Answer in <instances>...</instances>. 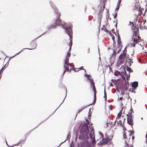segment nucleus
Instances as JSON below:
<instances>
[{
	"mask_svg": "<svg viewBox=\"0 0 147 147\" xmlns=\"http://www.w3.org/2000/svg\"><path fill=\"white\" fill-rule=\"evenodd\" d=\"M86 123H84L83 124V129L81 130L80 131V134L82 136V138L84 139H88L90 138L92 140V144L93 145L96 144V142L94 136L93 132V129L92 128L91 129V132L89 133L88 128V125H89V121L86 120Z\"/></svg>",
	"mask_w": 147,
	"mask_h": 147,
	"instance_id": "obj_1",
	"label": "nucleus"
},
{
	"mask_svg": "<svg viewBox=\"0 0 147 147\" xmlns=\"http://www.w3.org/2000/svg\"><path fill=\"white\" fill-rule=\"evenodd\" d=\"M58 26L61 25L63 28L65 30L67 34L69 35L70 39V42L71 41V39L72 37V31L71 29V25L70 23H65L61 22L60 20L57 18L56 20L55 23H54L51 26H49L48 28H54L55 27L56 25Z\"/></svg>",
	"mask_w": 147,
	"mask_h": 147,
	"instance_id": "obj_2",
	"label": "nucleus"
},
{
	"mask_svg": "<svg viewBox=\"0 0 147 147\" xmlns=\"http://www.w3.org/2000/svg\"><path fill=\"white\" fill-rule=\"evenodd\" d=\"M69 45L70 46L69 50V52L67 53V56L66 57V59L64 61L65 65H64V67L65 68V70L63 73V75L64 74L65 72L66 71H70L71 70V68L73 69L74 67L73 65H71V64L69 63V57L71 55L69 51L71 49V46H70V43L69 44Z\"/></svg>",
	"mask_w": 147,
	"mask_h": 147,
	"instance_id": "obj_3",
	"label": "nucleus"
},
{
	"mask_svg": "<svg viewBox=\"0 0 147 147\" xmlns=\"http://www.w3.org/2000/svg\"><path fill=\"white\" fill-rule=\"evenodd\" d=\"M138 47L140 49H142L143 51H142V53H145L146 54L147 53V48H146L145 46L144 45L143 43L141 42L140 44L139 45V43L138 44Z\"/></svg>",
	"mask_w": 147,
	"mask_h": 147,
	"instance_id": "obj_4",
	"label": "nucleus"
},
{
	"mask_svg": "<svg viewBox=\"0 0 147 147\" xmlns=\"http://www.w3.org/2000/svg\"><path fill=\"white\" fill-rule=\"evenodd\" d=\"M85 76L88 79L90 82L92 88L94 89L95 87L94 86L95 83L93 81V79L91 78L90 75L85 74Z\"/></svg>",
	"mask_w": 147,
	"mask_h": 147,
	"instance_id": "obj_5",
	"label": "nucleus"
},
{
	"mask_svg": "<svg viewBox=\"0 0 147 147\" xmlns=\"http://www.w3.org/2000/svg\"><path fill=\"white\" fill-rule=\"evenodd\" d=\"M128 117L127 118V122L129 125H133V118L132 116L131 115H127Z\"/></svg>",
	"mask_w": 147,
	"mask_h": 147,
	"instance_id": "obj_6",
	"label": "nucleus"
},
{
	"mask_svg": "<svg viewBox=\"0 0 147 147\" xmlns=\"http://www.w3.org/2000/svg\"><path fill=\"white\" fill-rule=\"evenodd\" d=\"M51 5L52 7L54 8L55 10V13L56 15L57 18H59L61 15L60 13L59 12V10L56 7L54 4L53 3H51Z\"/></svg>",
	"mask_w": 147,
	"mask_h": 147,
	"instance_id": "obj_7",
	"label": "nucleus"
},
{
	"mask_svg": "<svg viewBox=\"0 0 147 147\" xmlns=\"http://www.w3.org/2000/svg\"><path fill=\"white\" fill-rule=\"evenodd\" d=\"M33 45L34 46H33V47H32V48L31 49H29V48L24 49L22 51H20L19 52H18V53H16L15 55H16L18 54H20V53H21L22 51H23V50H24V49H30V50H32V49H36V41H33V42H32V43H31V45Z\"/></svg>",
	"mask_w": 147,
	"mask_h": 147,
	"instance_id": "obj_8",
	"label": "nucleus"
},
{
	"mask_svg": "<svg viewBox=\"0 0 147 147\" xmlns=\"http://www.w3.org/2000/svg\"><path fill=\"white\" fill-rule=\"evenodd\" d=\"M126 51L125 49L123 51V53L121 54L119 56V58L120 59H124L126 56Z\"/></svg>",
	"mask_w": 147,
	"mask_h": 147,
	"instance_id": "obj_9",
	"label": "nucleus"
},
{
	"mask_svg": "<svg viewBox=\"0 0 147 147\" xmlns=\"http://www.w3.org/2000/svg\"><path fill=\"white\" fill-rule=\"evenodd\" d=\"M138 85V82L135 81L132 84V87L133 89H136Z\"/></svg>",
	"mask_w": 147,
	"mask_h": 147,
	"instance_id": "obj_10",
	"label": "nucleus"
},
{
	"mask_svg": "<svg viewBox=\"0 0 147 147\" xmlns=\"http://www.w3.org/2000/svg\"><path fill=\"white\" fill-rule=\"evenodd\" d=\"M141 24H139V25H138V27L140 26V29H144L145 26L144 25L145 24V22H141ZM137 25H138V24H137Z\"/></svg>",
	"mask_w": 147,
	"mask_h": 147,
	"instance_id": "obj_11",
	"label": "nucleus"
},
{
	"mask_svg": "<svg viewBox=\"0 0 147 147\" xmlns=\"http://www.w3.org/2000/svg\"><path fill=\"white\" fill-rule=\"evenodd\" d=\"M111 138H110L108 137H107L106 138L104 139V138L102 139L103 141V143H105L107 142H108L111 141Z\"/></svg>",
	"mask_w": 147,
	"mask_h": 147,
	"instance_id": "obj_12",
	"label": "nucleus"
},
{
	"mask_svg": "<svg viewBox=\"0 0 147 147\" xmlns=\"http://www.w3.org/2000/svg\"><path fill=\"white\" fill-rule=\"evenodd\" d=\"M134 43L132 44V45L134 47H135V45L138 43V40L137 38L135 37L134 39Z\"/></svg>",
	"mask_w": 147,
	"mask_h": 147,
	"instance_id": "obj_13",
	"label": "nucleus"
},
{
	"mask_svg": "<svg viewBox=\"0 0 147 147\" xmlns=\"http://www.w3.org/2000/svg\"><path fill=\"white\" fill-rule=\"evenodd\" d=\"M121 0H118V2L117 5V6L116 8V10H118L119 8L120 4L121 2Z\"/></svg>",
	"mask_w": 147,
	"mask_h": 147,
	"instance_id": "obj_14",
	"label": "nucleus"
},
{
	"mask_svg": "<svg viewBox=\"0 0 147 147\" xmlns=\"http://www.w3.org/2000/svg\"><path fill=\"white\" fill-rule=\"evenodd\" d=\"M93 89L94 90V102L96 100V88L95 87L94 89L93 88Z\"/></svg>",
	"mask_w": 147,
	"mask_h": 147,
	"instance_id": "obj_15",
	"label": "nucleus"
},
{
	"mask_svg": "<svg viewBox=\"0 0 147 147\" xmlns=\"http://www.w3.org/2000/svg\"><path fill=\"white\" fill-rule=\"evenodd\" d=\"M135 7H136V8L138 9L139 11L140 10V4L139 3H136L135 5Z\"/></svg>",
	"mask_w": 147,
	"mask_h": 147,
	"instance_id": "obj_16",
	"label": "nucleus"
},
{
	"mask_svg": "<svg viewBox=\"0 0 147 147\" xmlns=\"http://www.w3.org/2000/svg\"><path fill=\"white\" fill-rule=\"evenodd\" d=\"M107 0H100L101 2H102L104 4V6L102 8V11H103L105 7V2Z\"/></svg>",
	"mask_w": 147,
	"mask_h": 147,
	"instance_id": "obj_17",
	"label": "nucleus"
},
{
	"mask_svg": "<svg viewBox=\"0 0 147 147\" xmlns=\"http://www.w3.org/2000/svg\"><path fill=\"white\" fill-rule=\"evenodd\" d=\"M92 103L91 104H90V105H87V106H86V107H84L83 108H82V109H81V110H79V111H78V113H80L81 111H82L83 109H84L85 108H86V107H88V106H89V105H92Z\"/></svg>",
	"mask_w": 147,
	"mask_h": 147,
	"instance_id": "obj_18",
	"label": "nucleus"
},
{
	"mask_svg": "<svg viewBox=\"0 0 147 147\" xmlns=\"http://www.w3.org/2000/svg\"><path fill=\"white\" fill-rule=\"evenodd\" d=\"M117 123L119 125H120L121 126H122V121L120 120H119L118 121H117Z\"/></svg>",
	"mask_w": 147,
	"mask_h": 147,
	"instance_id": "obj_19",
	"label": "nucleus"
},
{
	"mask_svg": "<svg viewBox=\"0 0 147 147\" xmlns=\"http://www.w3.org/2000/svg\"><path fill=\"white\" fill-rule=\"evenodd\" d=\"M121 113L120 112L117 115V120H119V118L121 116Z\"/></svg>",
	"mask_w": 147,
	"mask_h": 147,
	"instance_id": "obj_20",
	"label": "nucleus"
},
{
	"mask_svg": "<svg viewBox=\"0 0 147 147\" xmlns=\"http://www.w3.org/2000/svg\"><path fill=\"white\" fill-rule=\"evenodd\" d=\"M120 42H121V39L120 38L119 35V34H118V42H117L119 44Z\"/></svg>",
	"mask_w": 147,
	"mask_h": 147,
	"instance_id": "obj_21",
	"label": "nucleus"
},
{
	"mask_svg": "<svg viewBox=\"0 0 147 147\" xmlns=\"http://www.w3.org/2000/svg\"><path fill=\"white\" fill-rule=\"evenodd\" d=\"M127 71H128L129 73H130L131 72V69L128 67H127Z\"/></svg>",
	"mask_w": 147,
	"mask_h": 147,
	"instance_id": "obj_22",
	"label": "nucleus"
},
{
	"mask_svg": "<svg viewBox=\"0 0 147 147\" xmlns=\"http://www.w3.org/2000/svg\"><path fill=\"white\" fill-rule=\"evenodd\" d=\"M77 69H79V70H81V69H84V71L86 72V69H84L83 68V67H81L79 68H77Z\"/></svg>",
	"mask_w": 147,
	"mask_h": 147,
	"instance_id": "obj_23",
	"label": "nucleus"
},
{
	"mask_svg": "<svg viewBox=\"0 0 147 147\" xmlns=\"http://www.w3.org/2000/svg\"><path fill=\"white\" fill-rule=\"evenodd\" d=\"M15 56V55H14L13 56L11 57H9V59H8V61H7L8 62H9L10 60L11 59L13 58V57Z\"/></svg>",
	"mask_w": 147,
	"mask_h": 147,
	"instance_id": "obj_24",
	"label": "nucleus"
},
{
	"mask_svg": "<svg viewBox=\"0 0 147 147\" xmlns=\"http://www.w3.org/2000/svg\"><path fill=\"white\" fill-rule=\"evenodd\" d=\"M104 97H105V100H107V97H106V93L105 90V88L104 90Z\"/></svg>",
	"mask_w": 147,
	"mask_h": 147,
	"instance_id": "obj_25",
	"label": "nucleus"
},
{
	"mask_svg": "<svg viewBox=\"0 0 147 147\" xmlns=\"http://www.w3.org/2000/svg\"><path fill=\"white\" fill-rule=\"evenodd\" d=\"M69 133H70V132H69V134L67 136V139H69V140H70V136H71L69 134Z\"/></svg>",
	"mask_w": 147,
	"mask_h": 147,
	"instance_id": "obj_26",
	"label": "nucleus"
},
{
	"mask_svg": "<svg viewBox=\"0 0 147 147\" xmlns=\"http://www.w3.org/2000/svg\"><path fill=\"white\" fill-rule=\"evenodd\" d=\"M66 96H65V98H64V99H63V101L62 102H61V104L60 105H61V104H62V103L63 102V101H64V99H65V97H66V94H67V90L66 89Z\"/></svg>",
	"mask_w": 147,
	"mask_h": 147,
	"instance_id": "obj_27",
	"label": "nucleus"
},
{
	"mask_svg": "<svg viewBox=\"0 0 147 147\" xmlns=\"http://www.w3.org/2000/svg\"><path fill=\"white\" fill-rule=\"evenodd\" d=\"M128 62L129 64V66H130L131 65V63H133V62L132 61H128Z\"/></svg>",
	"mask_w": 147,
	"mask_h": 147,
	"instance_id": "obj_28",
	"label": "nucleus"
},
{
	"mask_svg": "<svg viewBox=\"0 0 147 147\" xmlns=\"http://www.w3.org/2000/svg\"><path fill=\"white\" fill-rule=\"evenodd\" d=\"M4 67H3L1 69V70H0V72H1V73H2L3 71L4 70Z\"/></svg>",
	"mask_w": 147,
	"mask_h": 147,
	"instance_id": "obj_29",
	"label": "nucleus"
},
{
	"mask_svg": "<svg viewBox=\"0 0 147 147\" xmlns=\"http://www.w3.org/2000/svg\"><path fill=\"white\" fill-rule=\"evenodd\" d=\"M126 134L125 133H124L123 134V136L124 138H126Z\"/></svg>",
	"mask_w": 147,
	"mask_h": 147,
	"instance_id": "obj_30",
	"label": "nucleus"
},
{
	"mask_svg": "<svg viewBox=\"0 0 147 147\" xmlns=\"http://www.w3.org/2000/svg\"><path fill=\"white\" fill-rule=\"evenodd\" d=\"M113 85L112 84V82H111L110 83V86L113 87Z\"/></svg>",
	"mask_w": 147,
	"mask_h": 147,
	"instance_id": "obj_31",
	"label": "nucleus"
},
{
	"mask_svg": "<svg viewBox=\"0 0 147 147\" xmlns=\"http://www.w3.org/2000/svg\"><path fill=\"white\" fill-rule=\"evenodd\" d=\"M117 13H116L115 14V15L114 16V18H116V16H117Z\"/></svg>",
	"mask_w": 147,
	"mask_h": 147,
	"instance_id": "obj_32",
	"label": "nucleus"
},
{
	"mask_svg": "<svg viewBox=\"0 0 147 147\" xmlns=\"http://www.w3.org/2000/svg\"><path fill=\"white\" fill-rule=\"evenodd\" d=\"M8 64H9V62H7V63H6V64H5V65L4 66V68H5V67L6 65H7V66H8Z\"/></svg>",
	"mask_w": 147,
	"mask_h": 147,
	"instance_id": "obj_33",
	"label": "nucleus"
},
{
	"mask_svg": "<svg viewBox=\"0 0 147 147\" xmlns=\"http://www.w3.org/2000/svg\"><path fill=\"white\" fill-rule=\"evenodd\" d=\"M99 134L101 136H102V137H103V135L102 134L101 132H99Z\"/></svg>",
	"mask_w": 147,
	"mask_h": 147,
	"instance_id": "obj_34",
	"label": "nucleus"
},
{
	"mask_svg": "<svg viewBox=\"0 0 147 147\" xmlns=\"http://www.w3.org/2000/svg\"><path fill=\"white\" fill-rule=\"evenodd\" d=\"M117 73H119V72H115L114 73V75H115V76L117 75Z\"/></svg>",
	"mask_w": 147,
	"mask_h": 147,
	"instance_id": "obj_35",
	"label": "nucleus"
},
{
	"mask_svg": "<svg viewBox=\"0 0 147 147\" xmlns=\"http://www.w3.org/2000/svg\"><path fill=\"white\" fill-rule=\"evenodd\" d=\"M72 143H73V142H71V144L70 145V147H72V146H73L74 145H72Z\"/></svg>",
	"mask_w": 147,
	"mask_h": 147,
	"instance_id": "obj_36",
	"label": "nucleus"
},
{
	"mask_svg": "<svg viewBox=\"0 0 147 147\" xmlns=\"http://www.w3.org/2000/svg\"><path fill=\"white\" fill-rule=\"evenodd\" d=\"M126 76V78H127V80H128V78H129V76Z\"/></svg>",
	"mask_w": 147,
	"mask_h": 147,
	"instance_id": "obj_37",
	"label": "nucleus"
},
{
	"mask_svg": "<svg viewBox=\"0 0 147 147\" xmlns=\"http://www.w3.org/2000/svg\"><path fill=\"white\" fill-rule=\"evenodd\" d=\"M90 53V49L89 48H88L87 50V53Z\"/></svg>",
	"mask_w": 147,
	"mask_h": 147,
	"instance_id": "obj_38",
	"label": "nucleus"
},
{
	"mask_svg": "<svg viewBox=\"0 0 147 147\" xmlns=\"http://www.w3.org/2000/svg\"><path fill=\"white\" fill-rule=\"evenodd\" d=\"M129 24H130V25H131V24L133 25V23L132 22H129Z\"/></svg>",
	"mask_w": 147,
	"mask_h": 147,
	"instance_id": "obj_39",
	"label": "nucleus"
},
{
	"mask_svg": "<svg viewBox=\"0 0 147 147\" xmlns=\"http://www.w3.org/2000/svg\"><path fill=\"white\" fill-rule=\"evenodd\" d=\"M86 147H91V146L88 144L86 146Z\"/></svg>",
	"mask_w": 147,
	"mask_h": 147,
	"instance_id": "obj_40",
	"label": "nucleus"
},
{
	"mask_svg": "<svg viewBox=\"0 0 147 147\" xmlns=\"http://www.w3.org/2000/svg\"><path fill=\"white\" fill-rule=\"evenodd\" d=\"M79 69H74V70L76 71H78V70Z\"/></svg>",
	"mask_w": 147,
	"mask_h": 147,
	"instance_id": "obj_41",
	"label": "nucleus"
},
{
	"mask_svg": "<svg viewBox=\"0 0 147 147\" xmlns=\"http://www.w3.org/2000/svg\"><path fill=\"white\" fill-rule=\"evenodd\" d=\"M138 18H139L138 17L136 18V22L137 21V20H138Z\"/></svg>",
	"mask_w": 147,
	"mask_h": 147,
	"instance_id": "obj_42",
	"label": "nucleus"
},
{
	"mask_svg": "<svg viewBox=\"0 0 147 147\" xmlns=\"http://www.w3.org/2000/svg\"><path fill=\"white\" fill-rule=\"evenodd\" d=\"M127 146H128V145L127 144H126V145H125V147H127Z\"/></svg>",
	"mask_w": 147,
	"mask_h": 147,
	"instance_id": "obj_43",
	"label": "nucleus"
},
{
	"mask_svg": "<svg viewBox=\"0 0 147 147\" xmlns=\"http://www.w3.org/2000/svg\"><path fill=\"white\" fill-rule=\"evenodd\" d=\"M119 100H121L122 99V98L120 97L119 98Z\"/></svg>",
	"mask_w": 147,
	"mask_h": 147,
	"instance_id": "obj_44",
	"label": "nucleus"
},
{
	"mask_svg": "<svg viewBox=\"0 0 147 147\" xmlns=\"http://www.w3.org/2000/svg\"><path fill=\"white\" fill-rule=\"evenodd\" d=\"M122 78L124 80H125V77H124V76H123L122 77Z\"/></svg>",
	"mask_w": 147,
	"mask_h": 147,
	"instance_id": "obj_45",
	"label": "nucleus"
},
{
	"mask_svg": "<svg viewBox=\"0 0 147 147\" xmlns=\"http://www.w3.org/2000/svg\"><path fill=\"white\" fill-rule=\"evenodd\" d=\"M45 33H43V34H42V35H41L40 36H39V37H38V38H39V37H40L41 36H42V35H43V34H44Z\"/></svg>",
	"mask_w": 147,
	"mask_h": 147,
	"instance_id": "obj_46",
	"label": "nucleus"
},
{
	"mask_svg": "<svg viewBox=\"0 0 147 147\" xmlns=\"http://www.w3.org/2000/svg\"><path fill=\"white\" fill-rule=\"evenodd\" d=\"M134 34L135 35V36H136L137 35L136 33H134Z\"/></svg>",
	"mask_w": 147,
	"mask_h": 147,
	"instance_id": "obj_47",
	"label": "nucleus"
},
{
	"mask_svg": "<svg viewBox=\"0 0 147 147\" xmlns=\"http://www.w3.org/2000/svg\"><path fill=\"white\" fill-rule=\"evenodd\" d=\"M20 143V142H19L17 144H16L15 145H16V146L18 145Z\"/></svg>",
	"mask_w": 147,
	"mask_h": 147,
	"instance_id": "obj_48",
	"label": "nucleus"
},
{
	"mask_svg": "<svg viewBox=\"0 0 147 147\" xmlns=\"http://www.w3.org/2000/svg\"><path fill=\"white\" fill-rule=\"evenodd\" d=\"M117 19H116V23L115 25V26L116 27L117 26Z\"/></svg>",
	"mask_w": 147,
	"mask_h": 147,
	"instance_id": "obj_49",
	"label": "nucleus"
},
{
	"mask_svg": "<svg viewBox=\"0 0 147 147\" xmlns=\"http://www.w3.org/2000/svg\"><path fill=\"white\" fill-rule=\"evenodd\" d=\"M115 38L114 37H112V39L113 40Z\"/></svg>",
	"mask_w": 147,
	"mask_h": 147,
	"instance_id": "obj_50",
	"label": "nucleus"
},
{
	"mask_svg": "<svg viewBox=\"0 0 147 147\" xmlns=\"http://www.w3.org/2000/svg\"><path fill=\"white\" fill-rule=\"evenodd\" d=\"M1 72H0V75L1 74ZM1 76H0V79L1 78Z\"/></svg>",
	"mask_w": 147,
	"mask_h": 147,
	"instance_id": "obj_51",
	"label": "nucleus"
},
{
	"mask_svg": "<svg viewBox=\"0 0 147 147\" xmlns=\"http://www.w3.org/2000/svg\"><path fill=\"white\" fill-rule=\"evenodd\" d=\"M6 143L7 145H8V146H8V144H7V142H6Z\"/></svg>",
	"mask_w": 147,
	"mask_h": 147,
	"instance_id": "obj_52",
	"label": "nucleus"
},
{
	"mask_svg": "<svg viewBox=\"0 0 147 147\" xmlns=\"http://www.w3.org/2000/svg\"><path fill=\"white\" fill-rule=\"evenodd\" d=\"M141 120H143V118H142H142H141Z\"/></svg>",
	"mask_w": 147,
	"mask_h": 147,
	"instance_id": "obj_53",
	"label": "nucleus"
},
{
	"mask_svg": "<svg viewBox=\"0 0 147 147\" xmlns=\"http://www.w3.org/2000/svg\"><path fill=\"white\" fill-rule=\"evenodd\" d=\"M61 144H60L59 146H58L57 147H59V146H60V145H61Z\"/></svg>",
	"mask_w": 147,
	"mask_h": 147,
	"instance_id": "obj_54",
	"label": "nucleus"
},
{
	"mask_svg": "<svg viewBox=\"0 0 147 147\" xmlns=\"http://www.w3.org/2000/svg\"><path fill=\"white\" fill-rule=\"evenodd\" d=\"M92 127V126H91V127H90V129H91V128Z\"/></svg>",
	"mask_w": 147,
	"mask_h": 147,
	"instance_id": "obj_55",
	"label": "nucleus"
},
{
	"mask_svg": "<svg viewBox=\"0 0 147 147\" xmlns=\"http://www.w3.org/2000/svg\"><path fill=\"white\" fill-rule=\"evenodd\" d=\"M7 57V56L6 55V57L5 58V59L6 58V57Z\"/></svg>",
	"mask_w": 147,
	"mask_h": 147,
	"instance_id": "obj_56",
	"label": "nucleus"
},
{
	"mask_svg": "<svg viewBox=\"0 0 147 147\" xmlns=\"http://www.w3.org/2000/svg\"><path fill=\"white\" fill-rule=\"evenodd\" d=\"M140 21L139 20L138 21V22L139 23Z\"/></svg>",
	"mask_w": 147,
	"mask_h": 147,
	"instance_id": "obj_57",
	"label": "nucleus"
},
{
	"mask_svg": "<svg viewBox=\"0 0 147 147\" xmlns=\"http://www.w3.org/2000/svg\"><path fill=\"white\" fill-rule=\"evenodd\" d=\"M113 79H112V80H111V81H113Z\"/></svg>",
	"mask_w": 147,
	"mask_h": 147,
	"instance_id": "obj_58",
	"label": "nucleus"
},
{
	"mask_svg": "<svg viewBox=\"0 0 147 147\" xmlns=\"http://www.w3.org/2000/svg\"><path fill=\"white\" fill-rule=\"evenodd\" d=\"M99 59L100 60V57H99Z\"/></svg>",
	"mask_w": 147,
	"mask_h": 147,
	"instance_id": "obj_59",
	"label": "nucleus"
},
{
	"mask_svg": "<svg viewBox=\"0 0 147 147\" xmlns=\"http://www.w3.org/2000/svg\"><path fill=\"white\" fill-rule=\"evenodd\" d=\"M113 137V136H112V137H111V138H112Z\"/></svg>",
	"mask_w": 147,
	"mask_h": 147,
	"instance_id": "obj_60",
	"label": "nucleus"
},
{
	"mask_svg": "<svg viewBox=\"0 0 147 147\" xmlns=\"http://www.w3.org/2000/svg\"><path fill=\"white\" fill-rule=\"evenodd\" d=\"M13 146H11V147H13Z\"/></svg>",
	"mask_w": 147,
	"mask_h": 147,
	"instance_id": "obj_61",
	"label": "nucleus"
},
{
	"mask_svg": "<svg viewBox=\"0 0 147 147\" xmlns=\"http://www.w3.org/2000/svg\"><path fill=\"white\" fill-rule=\"evenodd\" d=\"M134 137H133V138H133V139H134Z\"/></svg>",
	"mask_w": 147,
	"mask_h": 147,
	"instance_id": "obj_62",
	"label": "nucleus"
},
{
	"mask_svg": "<svg viewBox=\"0 0 147 147\" xmlns=\"http://www.w3.org/2000/svg\"><path fill=\"white\" fill-rule=\"evenodd\" d=\"M130 147H132V146H130Z\"/></svg>",
	"mask_w": 147,
	"mask_h": 147,
	"instance_id": "obj_63",
	"label": "nucleus"
},
{
	"mask_svg": "<svg viewBox=\"0 0 147 147\" xmlns=\"http://www.w3.org/2000/svg\"><path fill=\"white\" fill-rule=\"evenodd\" d=\"M1 59V58H0V59Z\"/></svg>",
	"mask_w": 147,
	"mask_h": 147,
	"instance_id": "obj_64",
	"label": "nucleus"
}]
</instances>
